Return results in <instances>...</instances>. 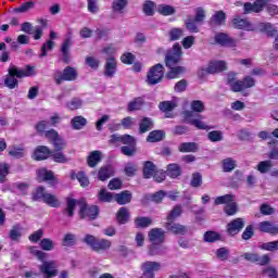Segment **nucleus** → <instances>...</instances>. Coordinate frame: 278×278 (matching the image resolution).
<instances>
[{
    "label": "nucleus",
    "mask_w": 278,
    "mask_h": 278,
    "mask_svg": "<svg viewBox=\"0 0 278 278\" xmlns=\"http://www.w3.org/2000/svg\"><path fill=\"white\" fill-rule=\"evenodd\" d=\"M181 46L179 43H175L173 48H170L165 55V66L169 68L166 74L167 79H177L179 75H184L186 73V67L181 65H177L178 62H181Z\"/></svg>",
    "instance_id": "obj_1"
},
{
    "label": "nucleus",
    "mask_w": 278,
    "mask_h": 278,
    "mask_svg": "<svg viewBox=\"0 0 278 278\" xmlns=\"http://www.w3.org/2000/svg\"><path fill=\"white\" fill-rule=\"evenodd\" d=\"M137 143L136 137L130 135L114 134L110 136L109 140V144H115L116 147H118V144H125L121 148V153L127 157H134V155L138 153Z\"/></svg>",
    "instance_id": "obj_2"
},
{
    "label": "nucleus",
    "mask_w": 278,
    "mask_h": 278,
    "mask_svg": "<svg viewBox=\"0 0 278 278\" xmlns=\"http://www.w3.org/2000/svg\"><path fill=\"white\" fill-rule=\"evenodd\" d=\"M36 75V67L31 65H26L23 70L11 65L9 67V74L4 79V86L10 90H14V88H18V79H23V77H34ZM16 77L18 79H16Z\"/></svg>",
    "instance_id": "obj_3"
},
{
    "label": "nucleus",
    "mask_w": 278,
    "mask_h": 278,
    "mask_svg": "<svg viewBox=\"0 0 278 278\" xmlns=\"http://www.w3.org/2000/svg\"><path fill=\"white\" fill-rule=\"evenodd\" d=\"M33 201H42L49 207H60L62 205L58 195L47 192L45 187H37L35 192H33Z\"/></svg>",
    "instance_id": "obj_4"
},
{
    "label": "nucleus",
    "mask_w": 278,
    "mask_h": 278,
    "mask_svg": "<svg viewBox=\"0 0 278 278\" xmlns=\"http://www.w3.org/2000/svg\"><path fill=\"white\" fill-rule=\"evenodd\" d=\"M83 242L90 247L92 251H96V253H102L112 248V241L108 239H99L92 235H85Z\"/></svg>",
    "instance_id": "obj_5"
},
{
    "label": "nucleus",
    "mask_w": 278,
    "mask_h": 278,
    "mask_svg": "<svg viewBox=\"0 0 278 278\" xmlns=\"http://www.w3.org/2000/svg\"><path fill=\"white\" fill-rule=\"evenodd\" d=\"M79 216L85 220H94L99 216V207L98 206H88L86 204V200H79Z\"/></svg>",
    "instance_id": "obj_6"
},
{
    "label": "nucleus",
    "mask_w": 278,
    "mask_h": 278,
    "mask_svg": "<svg viewBox=\"0 0 278 278\" xmlns=\"http://www.w3.org/2000/svg\"><path fill=\"white\" fill-rule=\"evenodd\" d=\"M164 79V65L157 63L147 74V84L155 86Z\"/></svg>",
    "instance_id": "obj_7"
},
{
    "label": "nucleus",
    "mask_w": 278,
    "mask_h": 278,
    "mask_svg": "<svg viewBox=\"0 0 278 278\" xmlns=\"http://www.w3.org/2000/svg\"><path fill=\"white\" fill-rule=\"evenodd\" d=\"M182 116L186 123L193 125L197 129H210V127L203 122V115L201 114H195L192 111H184Z\"/></svg>",
    "instance_id": "obj_8"
},
{
    "label": "nucleus",
    "mask_w": 278,
    "mask_h": 278,
    "mask_svg": "<svg viewBox=\"0 0 278 278\" xmlns=\"http://www.w3.org/2000/svg\"><path fill=\"white\" fill-rule=\"evenodd\" d=\"M79 77V73L77 68L73 66H66L63 72H59V75H55L54 81L58 86L62 84V81H75Z\"/></svg>",
    "instance_id": "obj_9"
},
{
    "label": "nucleus",
    "mask_w": 278,
    "mask_h": 278,
    "mask_svg": "<svg viewBox=\"0 0 278 278\" xmlns=\"http://www.w3.org/2000/svg\"><path fill=\"white\" fill-rule=\"evenodd\" d=\"M73 45V31H67V35L61 45L62 62L71 64V46Z\"/></svg>",
    "instance_id": "obj_10"
},
{
    "label": "nucleus",
    "mask_w": 278,
    "mask_h": 278,
    "mask_svg": "<svg viewBox=\"0 0 278 278\" xmlns=\"http://www.w3.org/2000/svg\"><path fill=\"white\" fill-rule=\"evenodd\" d=\"M244 225H247V222H244V218L242 217L235 218L227 224L226 231L228 236H238V233L244 229Z\"/></svg>",
    "instance_id": "obj_11"
},
{
    "label": "nucleus",
    "mask_w": 278,
    "mask_h": 278,
    "mask_svg": "<svg viewBox=\"0 0 278 278\" xmlns=\"http://www.w3.org/2000/svg\"><path fill=\"white\" fill-rule=\"evenodd\" d=\"M39 269L40 273L46 276V278L58 277V264L55 263V261H43Z\"/></svg>",
    "instance_id": "obj_12"
},
{
    "label": "nucleus",
    "mask_w": 278,
    "mask_h": 278,
    "mask_svg": "<svg viewBox=\"0 0 278 278\" xmlns=\"http://www.w3.org/2000/svg\"><path fill=\"white\" fill-rule=\"evenodd\" d=\"M148 238L152 244H164L166 232L162 228H152L148 233Z\"/></svg>",
    "instance_id": "obj_13"
},
{
    "label": "nucleus",
    "mask_w": 278,
    "mask_h": 278,
    "mask_svg": "<svg viewBox=\"0 0 278 278\" xmlns=\"http://www.w3.org/2000/svg\"><path fill=\"white\" fill-rule=\"evenodd\" d=\"M241 257H243V260H245L247 262H252L253 264H258V266H266V264H268L270 262V257L268 256V254L263 255L262 257H260V255L255 254V253H243L241 255Z\"/></svg>",
    "instance_id": "obj_14"
},
{
    "label": "nucleus",
    "mask_w": 278,
    "mask_h": 278,
    "mask_svg": "<svg viewBox=\"0 0 278 278\" xmlns=\"http://www.w3.org/2000/svg\"><path fill=\"white\" fill-rule=\"evenodd\" d=\"M266 5V0H256L254 3L245 2L243 4V14H251L253 12L260 13L264 10Z\"/></svg>",
    "instance_id": "obj_15"
},
{
    "label": "nucleus",
    "mask_w": 278,
    "mask_h": 278,
    "mask_svg": "<svg viewBox=\"0 0 278 278\" xmlns=\"http://www.w3.org/2000/svg\"><path fill=\"white\" fill-rule=\"evenodd\" d=\"M223 71H227V62L225 61H212L205 68V73H208L210 75L223 73Z\"/></svg>",
    "instance_id": "obj_16"
},
{
    "label": "nucleus",
    "mask_w": 278,
    "mask_h": 278,
    "mask_svg": "<svg viewBox=\"0 0 278 278\" xmlns=\"http://www.w3.org/2000/svg\"><path fill=\"white\" fill-rule=\"evenodd\" d=\"M117 66L118 65L114 56L108 58L104 64V76L110 78L114 77V75H116Z\"/></svg>",
    "instance_id": "obj_17"
},
{
    "label": "nucleus",
    "mask_w": 278,
    "mask_h": 278,
    "mask_svg": "<svg viewBox=\"0 0 278 278\" xmlns=\"http://www.w3.org/2000/svg\"><path fill=\"white\" fill-rule=\"evenodd\" d=\"M114 173H115L114 166H112V165H103L98 170V179L100 181H108V179H110L111 177H114Z\"/></svg>",
    "instance_id": "obj_18"
},
{
    "label": "nucleus",
    "mask_w": 278,
    "mask_h": 278,
    "mask_svg": "<svg viewBox=\"0 0 278 278\" xmlns=\"http://www.w3.org/2000/svg\"><path fill=\"white\" fill-rule=\"evenodd\" d=\"M167 231H172V233L184 236L188 233V228L181 224H175L174 222H167L164 225Z\"/></svg>",
    "instance_id": "obj_19"
},
{
    "label": "nucleus",
    "mask_w": 278,
    "mask_h": 278,
    "mask_svg": "<svg viewBox=\"0 0 278 278\" xmlns=\"http://www.w3.org/2000/svg\"><path fill=\"white\" fill-rule=\"evenodd\" d=\"M140 268H141L142 273L155 274V273H157V270H162V263L147 261L141 264Z\"/></svg>",
    "instance_id": "obj_20"
},
{
    "label": "nucleus",
    "mask_w": 278,
    "mask_h": 278,
    "mask_svg": "<svg viewBox=\"0 0 278 278\" xmlns=\"http://www.w3.org/2000/svg\"><path fill=\"white\" fill-rule=\"evenodd\" d=\"M227 84L230 86L232 92H242L244 90V83L242 80H236V75L233 74H228Z\"/></svg>",
    "instance_id": "obj_21"
},
{
    "label": "nucleus",
    "mask_w": 278,
    "mask_h": 278,
    "mask_svg": "<svg viewBox=\"0 0 278 278\" xmlns=\"http://www.w3.org/2000/svg\"><path fill=\"white\" fill-rule=\"evenodd\" d=\"M215 42H217V45H220L222 47H236V40L231 39L225 33H218L217 35H215Z\"/></svg>",
    "instance_id": "obj_22"
},
{
    "label": "nucleus",
    "mask_w": 278,
    "mask_h": 278,
    "mask_svg": "<svg viewBox=\"0 0 278 278\" xmlns=\"http://www.w3.org/2000/svg\"><path fill=\"white\" fill-rule=\"evenodd\" d=\"M258 229L263 231V233H270L271 236L278 235V226H275L273 222H261Z\"/></svg>",
    "instance_id": "obj_23"
},
{
    "label": "nucleus",
    "mask_w": 278,
    "mask_h": 278,
    "mask_svg": "<svg viewBox=\"0 0 278 278\" xmlns=\"http://www.w3.org/2000/svg\"><path fill=\"white\" fill-rule=\"evenodd\" d=\"M79 206V200H75L73 198L66 199V207L63 212V214H66L68 218H73L75 216V207Z\"/></svg>",
    "instance_id": "obj_24"
},
{
    "label": "nucleus",
    "mask_w": 278,
    "mask_h": 278,
    "mask_svg": "<svg viewBox=\"0 0 278 278\" xmlns=\"http://www.w3.org/2000/svg\"><path fill=\"white\" fill-rule=\"evenodd\" d=\"M225 21H227V15L223 11H217L210 20V25L212 27L225 25Z\"/></svg>",
    "instance_id": "obj_25"
},
{
    "label": "nucleus",
    "mask_w": 278,
    "mask_h": 278,
    "mask_svg": "<svg viewBox=\"0 0 278 278\" xmlns=\"http://www.w3.org/2000/svg\"><path fill=\"white\" fill-rule=\"evenodd\" d=\"M51 155V150L46 146H39L35 150L34 157L37 161L47 160Z\"/></svg>",
    "instance_id": "obj_26"
},
{
    "label": "nucleus",
    "mask_w": 278,
    "mask_h": 278,
    "mask_svg": "<svg viewBox=\"0 0 278 278\" xmlns=\"http://www.w3.org/2000/svg\"><path fill=\"white\" fill-rule=\"evenodd\" d=\"M233 29H249V27H251V23H249V21L240 17V16H236L229 24Z\"/></svg>",
    "instance_id": "obj_27"
},
{
    "label": "nucleus",
    "mask_w": 278,
    "mask_h": 278,
    "mask_svg": "<svg viewBox=\"0 0 278 278\" xmlns=\"http://www.w3.org/2000/svg\"><path fill=\"white\" fill-rule=\"evenodd\" d=\"M157 173V167L153 162L148 161L143 164V177L144 179H151Z\"/></svg>",
    "instance_id": "obj_28"
},
{
    "label": "nucleus",
    "mask_w": 278,
    "mask_h": 278,
    "mask_svg": "<svg viewBox=\"0 0 278 278\" xmlns=\"http://www.w3.org/2000/svg\"><path fill=\"white\" fill-rule=\"evenodd\" d=\"M101 160H102L101 151L94 150L89 153V155L87 157V164L90 168H94L97 166V164H99V162H101Z\"/></svg>",
    "instance_id": "obj_29"
},
{
    "label": "nucleus",
    "mask_w": 278,
    "mask_h": 278,
    "mask_svg": "<svg viewBox=\"0 0 278 278\" xmlns=\"http://www.w3.org/2000/svg\"><path fill=\"white\" fill-rule=\"evenodd\" d=\"M165 253H166V248L161 247L160 243H152L148 247V255H150V257L164 255Z\"/></svg>",
    "instance_id": "obj_30"
},
{
    "label": "nucleus",
    "mask_w": 278,
    "mask_h": 278,
    "mask_svg": "<svg viewBox=\"0 0 278 278\" xmlns=\"http://www.w3.org/2000/svg\"><path fill=\"white\" fill-rule=\"evenodd\" d=\"M50 157H52L53 162H56V164L68 163V157H66V154H64L62 150H50Z\"/></svg>",
    "instance_id": "obj_31"
},
{
    "label": "nucleus",
    "mask_w": 278,
    "mask_h": 278,
    "mask_svg": "<svg viewBox=\"0 0 278 278\" xmlns=\"http://www.w3.org/2000/svg\"><path fill=\"white\" fill-rule=\"evenodd\" d=\"M114 199L118 205H127V203H131V193L127 190L122 191L121 193H116Z\"/></svg>",
    "instance_id": "obj_32"
},
{
    "label": "nucleus",
    "mask_w": 278,
    "mask_h": 278,
    "mask_svg": "<svg viewBox=\"0 0 278 278\" xmlns=\"http://www.w3.org/2000/svg\"><path fill=\"white\" fill-rule=\"evenodd\" d=\"M178 151H180V153H197L199 146H197L195 142H184L178 147Z\"/></svg>",
    "instance_id": "obj_33"
},
{
    "label": "nucleus",
    "mask_w": 278,
    "mask_h": 278,
    "mask_svg": "<svg viewBox=\"0 0 278 278\" xmlns=\"http://www.w3.org/2000/svg\"><path fill=\"white\" fill-rule=\"evenodd\" d=\"M153 129V119L150 117H143L139 123V134H147Z\"/></svg>",
    "instance_id": "obj_34"
},
{
    "label": "nucleus",
    "mask_w": 278,
    "mask_h": 278,
    "mask_svg": "<svg viewBox=\"0 0 278 278\" xmlns=\"http://www.w3.org/2000/svg\"><path fill=\"white\" fill-rule=\"evenodd\" d=\"M260 31H263L269 36V38H273V36H276L277 29L275 26L270 23H261L258 24Z\"/></svg>",
    "instance_id": "obj_35"
},
{
    "label": "nucleus",
    "mask_w": 278,
    "mask_h": 278,
    "mask_svg": "<svg viewBox=\"0 0 278 278\" xmlns=\"http://www.w3.org/2000/svg\"><path fill=\"white\" fill-rule=\"evenodd\" d=\"M236 201V195L225 194L215 198L214 205H229V203Z\"/></svg>",
    "instance_id": "obj_36"
},
{
    "label": "nucleus",
    "mask_w": 278,
    "mask_h": 278,
    "mask_svg": "<svg viewBox=\"0 0 278 278\" xmlns=\"http://www.w3.org/2000/svg\"><path fill=\"white\" fill-rule=\"evenodd\" d=\"M116 218L119 225L129 223V210H127V207H121L117 212Z\"/></svg>",
    "instance_id": "obj_37"
},
{
    "label": "nucleus",
    "mask_w": 278,
    "mask_h": 278,
    "mask_svg": "<svg viewBox=\"0 0 278 278\" xmlns=\"http://www.w3.org/2000/svg\"><path fill=\"white\" fill-rule=\"evenodd\" d=\"M157 12L162 16H173V14L177 12V10H175V7L170 4H160L157 7Z\"/></svg>",
    "instance_id": "obj_38"
},
{
    "label": "nucleus",
    "mask_w": 278,
    "mask_h": 278,
    "mask_svg": "<svg viewBox=\"0 0 278 278\" xmlns=\"http://www.w3.org/2000/svg\"><path fill=\"white\" fill-rule=\"evenodd\" d=\"M236 166L237 162L231 157H227L222 161V167L224 173H231V170L236 169Z\"/></svg>",
    "instance_id": "obj_39"
},
{
    "label": "nucleus",
    "mask_w": 278,
    "mask_h": 278,
    "mask_svg": "<svg viewBox=\"0 0 278 278\" xmlns=\"http://www.w3.org/2000/svg\"><path fill=\"white\" fill-rule=\"evenodd\" d=\"M167 175L172 179H177L181 175V167L176 163L167 165Z\"/></svg>",
    "instance_id": "obj_40"
},
{
    "label": "nucleus",
    "mask_w": 278,
    "mask_h": 278,
    "mask_svg": "<svg viewBox=\"0 0 278 278\" xmlns=\"http://www.w3.org/2000/svg\"><path fill=\"white\" fill-rule=\"evenodd\" d=\"M164 130H152L147 137V142H161L164 140Z\"/></svg>",
    "instance_id": "obj_41"
},
{
    "label": "nucleus",
    "mask_w": 278,
    "mask_h": 278,
    "mask_svg": "<svg viewBox=\"0 0 278 278\" xmlns=\"http://www.w3.org/2000/svg\"><path fill=\"white\" fill-rule=\"evenodd\" d=\"M38 182L41 184V181H52L53 179V172L47 170V169H39L37 172Z\"/></svg>",
    "instance_id": "obj_42"
},
{
    "label": "nucleus",
    "mask_w": 278,
    "mask_h": 278,
    "mask_svg": "<svg viewBox=\"0 0 278 278\" xmlns=\"http://www.w3.org/2000/svg\"><path fill=\"white\" fill-rule=\"evenodd\" d=\"M144 105V100L142 98H135L132 101L128 103V112H136L138 110H142Z\"/></svg>",
    "instance_id": "obj_43"
},
{
    "label": "nucleus",
    "mask_w": 278,
    "mask_h": 278,
    "mask_svg": "<svg viewBox=\"0 0 278 278\" xmlns=\"http://www.w3.org/2000/svg\"><path fill=\"white\" fill-rule=\"evenodd\" d=\"M273 168V161L267 160V161H261L257 166L256 170L261 173L262 175H266L270 169Z\"/></svg>",
    "instance_id": "obj_44"
},
{
    "label": "nucleus",
    "mask_w": 278,
    "mask_h": 278,
    "mask_svg": "<svg viewBox=\"0 0 278 278\" xmlns=\"http://www.w3.org/2000/svg\"><path fill=\"white\" fill-rule=\"evenodd\" d=\"M135 225L139 229H144L147 227H150V225H153V219H151V217H137L135 219Z\"/></svg>",
    "instance_id": "obj_45"
},
{
    "label": "nucleus",
    "mask_w": 278,
    "mask_h": 278,
    "mask_svg": "<svg viewBox=\"0 0 278 278\" xmlns=\"http://www.w3.org/2000/svg\"><path fill=\"white\" fill-rule=\"evenodd\" d=\"M9 155L15 157V160H21V157H25V149L23 147H11L9 148Z\"/></svg>",
    "instance_id": "obj_46"
},
{
    "label": "nucleus",
    "mask_w": 278,
    "mask_h": 278,
    "mask_svg": "<svg viewBox=\"0 0 278 278\" xmlns=\"http://www.w3.org/2000/svg\"><path fill=\"white\" fill-rule=\"evenodd\" d=\"M98 199L102 203H112L114 200V194H112L110 191H106L105 189H101L98 193Z\"/></svg>",
    "instance_id": "obj_47"
},
{
    "label": "nucleus",
    "mask_w": 278,
    "mask_h": 278,
    "mask_svg": "<svg viewBox=\"0 0 278 278\" xmlns=\"http://www.w3.org/2000/svg\"><path fill=\"white\" fill-rule=\"evenodd\" d=\"M75 177L83 188L90 186V180L88 179V176H86V173L78 172L77 174H72V179H75Z\"/></svg>",
    "instance_id": "obj_48"
},
{
    "label": "nucleus",
    "mask_w": 278,
    "mask_h": 278,
    "mask_svg": "<svg viewBox=\"0 0 278 278\" xmlns=\"http://www.w3.org/2000/svg\"><path fill=\"white\" fill-rule=\"evenodd\" d=\"M142 10L146 16H153V14H155V2L146 0Z\"/></svg>",
    "instance_id": "obj_49"
},
{
    "label": "nucleus",
    "mask_w": 278,
    "mask_h": 278,
    "mask_svg": "<svg viewBox=\"0 0 278 278\" xmlns=\"http://www.w3.org/2000/svg\"><path fill=\"white\" fill-rule=\"evenodd\" d=\"M71 123L73 129H83V127H86L88 121L84 116H75Z\"/></svg>",
    "instance_id": "obj_50"
},
{
    "label": "nucleus",
    "mask_w": 278,
    "mask_h": 278,
    "mask_svg": "<svg viewBox=\"0 0 278 278\" xmlns=\"http://www.w3.org/2000/svg\"><path fill=\"white\" fill-rule=\"evenodd\" d=\"M184 214V210L181 208V205H176L173 207V210L167 215V223L173 222L176 218H179Z\"/></svg>",
    "instance_id": "obj_51"
},
{
    "label": "nucleus",
    "mask_w": 278,
    "mask_h": 278,
    "mask_svg": "<svg viewBox=\"0 0 278 278\" xmlns=\"http://www.w3.org/2000/svg\"><path fill=\"white\" fill-rule=\"evenodd\" d=\"M127 0H114L112 3L113 12H118L119 14H123V11L125 8H127Z\"/></svg>",
    "instance_id": "obj_52"
},
{
    "label": "nucleus",
    "mask_w": 278,
    "mask_h": 278,
    "mask_svg": "<svg viewBox=\"0 0 278 278\" xmlns=\"http://www.w3.org/2000/svg\"><path fill=\"white\" fill-rule=\"evenodd\" d=\"M224 212L227 216H236L238 214V203H236V200L225 205Z\"/></svg>",
    "instance_id": "obj_53"
},
{
    "label": "nucleus",
    "mask_w": 278,
    "mask_h": 278,
    "mask_svg": "<svg viewBox=\"0 0 278 278\" xmlns=\"http://www.w3.org/2000/svg\"><path fill=\"white\" fill-rule=\"evenodd\" d=\"M161 112H173V110H175L177 108V103L172 102V101H163L160 103L159 105Z\"/></svg>",
    "instance_id": "obj_54"
},
{
    "label": "nucleus",
    "mask_w": 278,
    "mask_h": 278,
    "mask_svg": "<svg viewBox=\"0 0 278 278\" xmlns=\"http://www.w3.org/2000/svg\"><path fill=\"white\" fill-rule=\"evenodd\" d=\"M21 231H22L21 225H14L9 232V238H11V240L13 241L18 240V238L23 236Z\"/></svg>",
    "instance_id": "obj_55"
},
{
    "label": "nucleus",
    "mask_w": 278,
    "mask_h": 278,
    "mask_svg": "<svg viewBox=\"0 0 278 278\" xmlns=\"http://www.w3.org/2000/svg\"><path fill=\"white\" fill-rule=\"evenodd\" d=\"M260 212L263 214V216H273L277 210L275 207L270 206V204L263 203L260 206Z\"/></svg>",
    "instance_id": "obj_56"
},
{
    "label": "nucleus",
    "mask_w": 278,
    "mask_h": 278,
    "mask_svg": "<svg viewBox=\"0 0 278 278\" xmlns=\"http://www.w3.org/2000/svg\"><path fill=\"white\" fill-rule=\"evenodd\" d=\"M185 25L192 34H199V26H197V21L192 20V17H188L185 21Z\"/></svg>",
    "instance_id": "obj_57"
},
{
    "label": "nucleus",
    "mask_w": 278,
    "mask_h": 278,
    "mask_svg": "<svg viewBox=\"0 0 278 278\" xmlns=\"http://www.w3.org/2000/svg\"><path fill=\"white\" fill-rule=\"evenodd\" d=\"M184 36V29L181 28H172L168 31V37L169 40L175 41V40H179V38H181Z\"/></svg>",
    "instance_id": "obj_58"
},
{
    "label": "nucleus",
    "mask_w": 278,
    "mask_h": 278,
    "mask_svg": "<svg viewBox=\"0 0 278 278\" xmlns=\"http://www.w3.org/2000/svg\"><path fill=\"white\" fill-rule=\"evenodd\" d=\"M34 5H36V2L34 1L24 2L20 8L14 9V12H20V13L29 12V10H34Z\"/></svg>",
    "instance_id": "obj_59"
},
{
    "label": "nucleus",
    "mask_w": 278,
    "mask_h": 278,
    "mask_svg": "<svg viewBox=\"0 0 278 278\" xmlns=\"http://www.w3.org/2000/svg\"><path fill=\"white\" fill-rule=\"evenodd\" d=\"M207 138L211 142H220L223 140V131L213 130L207 134Z\"/></svg>",
    "instance_id": "obj_60"
},
{
    "label": "nucleus",
    "mask_w": 278,
    "mask_h": 278,
    "mask_svg": "<svg viewBox=\"0 0 278 278\" xmlns=\"http://www.w3.org/2000/svg\"><path fill=\"white\" fill-rule=\"evenodd\" d=\"M39 247L42 251H53L55 244L53 243V240L45 238L40 241Z\"/></svg>",
    "instance_id": "obj_61"
},
{
    "label": "nucleus",
    "mask_w": 278,
    "mask_h": 278,
    "mask_svg": "<svg viewBox=\"0 0 278 278\" xmlns=\"http://www.w3.org/2000/svg\"><path fill=\"white\" fill-rule=\"evenodd\" d=\"M216 256L220 262H227L229 260V249L227 248H219L216 251Z\"/></svg>",
    "instance_id": "obj_62"
},
{
    "label": "nucleus",
    "mask_w": 278,
    "mask_h": 278,
    "mask_svg": "<svg viewBox=\"0 0 278 278\" xmlns=\"http://www.w3.org/2000/svg\"><path fill=\"white\" fill-rule=\"evenodd\" d=\"M191 112H198V113H201V112H205V104H203L202 101L200 100H194L191 102Z\"/></svg>",
    "instance_id": "obj_63"
},
{
    "label": "nucleus",
    "mask_w": 278,
    "mask_h": 278,
    "mask_svg": "<svg viewBox=\"0 0 278 278\" xmlns=\"http://www.w3.org/2000/svg\"><path fill=\"white\" fill-rule=\"evenodd\" d=\"M263 251H278V241H270L261 245Z\"/></svg>",
    "instance_id": "obj_64"
}]
</instances>
